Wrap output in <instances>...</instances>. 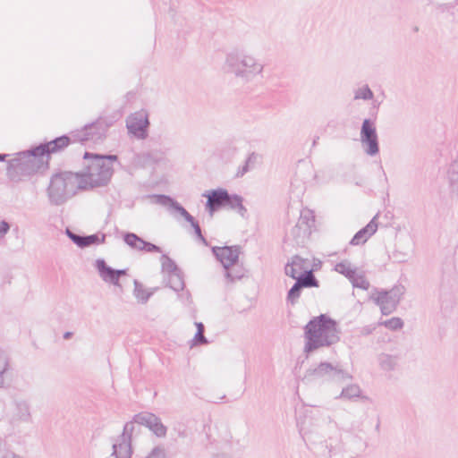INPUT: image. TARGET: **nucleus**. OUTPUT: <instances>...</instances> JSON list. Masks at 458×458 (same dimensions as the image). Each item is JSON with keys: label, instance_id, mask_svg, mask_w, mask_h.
Masks as SVG:
<instances>
[{"label": "nucleus", "instance_id": "c9c22d12", "mask_svg": "<svg viewBox=\"0 0 458 458\" xmlns=\"http://www.w3.org/2000/svg\"><path fill=\"white\" fill-rule=\"evenodd\" d=\"M135 424H137V422L134 421V417H133L131 421H129L124 425L123 433L118 437H120V438L124 437V438L131 441V436L135 430Z\"/></svg>", "mask_w": 458, "mask_h": 458}, {"label": "nucleus", "instance_id": "c85d7f7f", "mask_svg": "<svg viewBox=\"0 0 458 458\" xmlns=\"http://www.w3.org/2000/svg\"><path fill=\"white\" fill-rule=\"evenodd\" d=\"M106 241V234L98 233L93 234L83 235V242L81 249H84L86 247H89L92 245H99L101 243H104Z\"/></svg>", "mask_w": 458, "mask_h": 458}, {"label": "nucleus", "instance_id": "a211bd4d", "mask_svg": "<svg viewBox=\"0 0 458 458\" xmlns=\"http://www.w3.org/2000/svg\"><path fill=\"white\" fill-rule=\"evenodd\" d=\"M377 216H375L364 227L360 229L350 241V244L352 246H358L364 244L369 237H371L377 229V224L376 222Z\"/></svg>", "mask_w": 458, "mask_h": 458}, {"label": "nucleus", "instance_id": "603ef678", "mask_svg": "<svg viewBox=\"0 0 458 458\" xmlns=\"http://www.w3.org/2000/svg\"><path fill=\"white\" fill-rule=\"evenodd\" d=\"M174 430L177 432V436L179 437L184 438L187 437V433H186L185 429L182 428V427H179V428L174 427Z\"/></svg>", "mask_w": 458, "mask_h": 458}, {"label": "nucleus", "instance_id": "473e14b6", "mask_svg": "<svg viewBox=\"0 0 458 458\" xmlns=\"http://www.w3.org/2000/svg\"><path fill=\"white\" fill-rule=\"evenodd\" d=\"M378 325L384 326L390 330L397 331L403 327V321L400 318L394 317L390 319L378 322Z\"/></svg>", "mask_w": 458, "mask_h": 458}, {"label": "nucleus", "instance_id": "f03ea898", "mask_svg": "<svg viewBox=\"0 0 458 458\" xmlns=\"http://www.w3.org/2000/svg\"><path fill=\"white\" fill-rule=\"evenodd\" d=\"M340 334L337 322L328 315L320 314L312 318L304 327V352L309 355L319 348L338 343Z\"/></svg>", "mask_w": 458, "mask_h": 458}, {"label": "nucleus", "instance_id": "a878e982", "mask_svg": "<svg viewBox=\"0 0 458 458\" xmlns=\"http://www.w3.org/2000/svg\"><path fill=\"white\" fill-rule=\"evenodd\" d=\"M123 240L131 249L140 251L144 239L135 233L125 232L123 233Z\"/></svg>", "mask_w": 458, "mask_h": 458}, {"label": "nucleus", "instance_id": "e2e57ef3", "mask_svg": "<svg viewBox=\"0 0 458 458\" xmlns=\"http://www.w3.org/2000/svg\"><path fill=\"white\" fill-rule=\"evenodd\" d=\"M413 31H414V32H418V31H419V27L415 26V27L413 28Z\"/></svg>", "mask_w": 458, "mask_h": 458}, {"label": "nucleus", "instance_id": "58836bf2", "mask_svg": "<svg viewBox=\"0 0 458 458\" xmlns=\"http://www.w3.org/2000/svg\"><path fill=\"white\" fill-rule=\"evenodd\" d=\"M145 458H166V451L161 445L155 446Z\"/></svg>", "mask_w": 458, "mask_h": 458}, {"label": "nucleus", "instance_id": "09e8293b", "mask_svg": "<svg viewBox=\"0 0 458 458\" xmlns=\"http://www.w3.org/2000/svg\"><path fill=\"white\" fill-rule=\"evenodd\" d=\"M258 158V155L255 152H252L249 155V157L246 158L245 163L250 165V168L253 167V165L256 163Z\"/></svg>", "mask_w": 458, "mask_h": 458}, {"label": "nucleus", "instance_id": "6e6d98bb", "mask_svg": "<svg viewBox=\"0 0 458 458\" xmlns=\"http://www.w3.org/2000/svg\"><path fill=\"white\" fill-rule=\"evenodd\" d=\"M453 5H450L448 4H439L438 8L442 11V12H445V11H447L449 10L450 8H452Z\"/></svg>", "mask_w": 458, "mask_h": 458}, {"label": "nucleus", "instance_id": "2eb2a0df", "mask_svg": "<svg viewBox=\"0 0 458 458\" xmlns=\"http://www.w3.org/2000/svg\"><path fill=\"white\" fill-rule=\"evenodd\" d=\"M134 421L139 425L147 427L156 437H165L167 428L162 423L161 419L151 412H140L134 415Z\"/></svg>", "mask_w": 458, "mask_h": 458}, {"label": "nucleus", "instance_id": "ea45409f", "mask_svg": "<svg viewBox=\"0 0 458 458\" xmlns=\"http://www.w3.org/2000/svg\"><path fill=\"white\" fill-rule=\"evenodd\" d=\"M233 281L230 282L231 284H234L237 280H242L244 277H247L245 276L246 270L239 265V262L233 267Z\"/></svg>", "mask_w": 458, "mask_h": 458}, {"label": "nucleus", "instance_id": "0e129e2a", "mask_svg": "<svg viewBox=\"0 0 458 458\" xmlns=\"http://www.w3.org/2000/svg\"><path fill=\"white\" fill-rule=\"evenodd\" d=\"M215 458H225L224 455H216Z\"/></svg>", "mask_w": 458, "mask_h": 458}, {"label": "nucleus", "instance_id": "6e6552de", "mask_svg": "<svg viewBox=\"0 0 458 458\" xmlns=\"http://www.w3.org/2000/svg\"><path fill=\"white\" fill-rule=\"evenodd\" d=\"M285 275L292 277L294 282L293 287H317L319 282L309 270V260L303 259L299 256H295L291 263H287L284 267Z\"/></svg>", "mask_w": 458, "mask_h": 458}, {"label": "nucleus", "instance_id": "49530a36", "mask_svg": "<svg viewBox=\"0 0 458 458\" xmlns=\"http://www.w3.org/2000/svg\"><path fill=\"white\" fill-rule=\"evenodd\" d=\"M124 276H128V268H123V269H115L114 268L115 284H121L119 283V279Z\"/></svg>", "mask_w": 458, "mask_h": 458}, {"label": "nucleus", "instance_id": "052dcab7", "mask_svg": "<svg viewBox=\"0 0 458 458\" xmlns=\"http://www.w3.org/2000/svg\"><path fill=\"white\" fill-rule=\"evenodd\" d=\"M133 286H143V284L137 279H133Z\"/></svg>", "mask_w": 458, "mask_h": 458}, {"label": "nucleus", "instance_id": "b1692460", "mask_svg": "<svg viewBox=\"0 0 458 458\" xmlns=\"http://www.w3.org/2000/svg\"><path fill=\"white\" fill-rule=\"evenodd\" d=\"M11 364L8 354L0 350V388L4 387L11 379Z\"/></svg>", "mask_w": 458, "mask_h": 458}, {"label": "nucleus", "instance_id": "4468645a", "mask_svg": "<svg viewBox=\"0 0 458 458\" xmlns=\"http://www.w3.org/2000/svg\"><path fill=\"white\" fill-rule=\"evenodd\" d=\"M334 270L346 277L353 287L370 286L365 278L364 272L353 267L348 260L336 263Z\"/></svg>", "mask_w": 458, "mask_h": 458}, {"label": "nucleus", "instance_id": "13d9d810", "mask_svg": "<svg viewBox=\"0 0 458 458\" xmlns=\"http://www.w3.org/2000/svg\"><path fill=\"white\" fill-rule=\"evenodd\" d=\"M72 332H65L64 334V338L67 340V339H70L72 337Z\"/></svg>", "mask_w": 458, "mask_h": 458}, {"label": "nucleus", "instance_id": "3c124183", "mask_svg": "<svg viewBox=\"0 0 458 458\" xmlns=\"http://www.w3.org/2000/svg\"><path fill=\"white\" fill-rule=\"evenodd\" d=\"M375 329H376V326H374V325L368 326V327H365L362 328V331L360 332V334L362 335H369L372 334Z\"/></svg>", "mask_w": 458, "mask_h": 458}, {"label": "nucleus", "instance_id": "a19ab883", "mask_svg": "<svg viewBox=\"0 0 458 458\" xmlns=\"http://www.w3.org/2000/svg\"><path fill=\"white\" fill-rule=\"evenodd\" d=\"M142 249H140V251L148 252V253H160L162 252V250L159 246L148 242L146 240L143 241V243L141 245Z\"/></svg>", "mask_w": 458, "mask_h": 458}, {"label": "nucleus", "instance_id": "39448f33", "mask_svg": "<svg viewBox=\"0 0 458 458\" xmlns=\"http://www.w3.org/2000/svg\"><path fill=\"white\" fill-rule=\"evenodd\" d=\"M94 153L86 151L83 155V169L78 174L82 191H89L107 186L114 174Z\"/></svg>", "mask_w": 458, "mask_h": 458}, {"label": "nucleus", "instance_id": "4c0bfd02", "mask_svg": "<svg viewBox=\"0 0 458 458\" xmlns=\"http://www.w3.org/2000/svg\"><path fill=\"white\" fill-rule=\"evenodd\" d=\"M178 295V298L184 303L190 304L191 303V295L188 290V288H173Z\"/></svg>", "mask_w": 458, "mask_h": 458}, {"label": "nucleus", "instance_id": "bf43d9fd", "mask_svg": "<svg viewBox=\"0 0 458 458\" xmlns=\"http://www.w3.org/2000/svg\"><path fill=\"white\" fill-rule=\"evenodd\" d=\"M8 156H9L8 154H0V162L5 161V159Z\"/></svg>", "mask_w": 458, "mask_h": 458}, {"label": "nucleus", "instance_id": "e433bc0d", "mask_svg": "<svg viewBox=\"0 0 458 458\" xmlns=\"http://www.w3.org/2000/svg\"><path fill=\"white\" fill-rule=\"evenodd\" d=\"M65 234L75 245L81 249L84 234L76 233L69 228L65 229Z\"/></svg>", "mask_w": 458, "mask_h": 458}, {"label": "nucleus", "instance_id": "dca6fc26", "mask_svg": "<svg viewBox=\"0 0 458 458\" xmlns=\"http://www.w3.org/2000/svg\"><path fill=\"white\" fill-rule=\"evenodd\" d=\"M228 191L225 188H216L210 191H206L202 196L207 198L205 204V209L212 217L214 214L225 208V201L227 196Z\"/></svg>", "mask_w": 458, "mask_h": 458}, {"label": "nucleus", "instance_id": "a18cd8bd", "mask_svg": "<svg viewBox=\"0 0 458 458\" xmlns=\"http://www.w3.org/2000/svg\"><path fill=\"white\" fill-rule=\"evenodd\" d=\"M10 225L5 220H2L0 222V239L4 237V235L9 232Z\"/></svg>", "mask_w": 458, "mask_h": 458}, {"label": "nucleus", "instance_id": "72a5a7b5", "mask_svg": "<svg viewBox=\"0 0 458 458\" xmlns=\"http://www.w3.org/2000/svg\"><path fill=\"white\" fill-rule=\"evenodd\" d=\"M154 293V291H147L146 288H133L132 294L139 303H145L149 297Z\"/></svg>", "mask_w": 458, "mask_h": 458}, {"label": "nucleus", "instance_id": "bb28decb", "mask_svg": "<svg viewBox=\"0 0 458 458\" xmlns=\"http://www.w3.org/2000/svg\"><path fill=\"white\" fill-rule=\"evenodd\" d=\"M182 216L185 219V221L190 223V225H191V227L194 230L196 238L199 242H201L205 246H208V242L207 239L204 237V235L202 234V231L199 225V222L194 218V216H191L187 210Z\"/></svg>", "mask_w": 458, "mask_h": 458}, {"label": "nucleus", "instance_id": "20e7f679", "mask_svg": "<svg viewBox=\"0 0 458 458\" xmlns=\"http://www.w3.org/2000/svg\"><path fill=\"white\" fill-rule=\"evenodd\" d=\"M82 187L77 173L64 171L54 174L47 188L49 203L61 206L73 197Z\"/></svg>", "mask_w": 458, "mask_h": 458}, {"label": "nucleus", "instance_id": "5fc2aeb1", "mask_svg": "<svg viewBox=\"0 0 458 458\" xmlns=\"http://www.w3.org/2000/svg\"><path fill=\"white\" fill-rule=\"evenodd\" d=\"M195 326H196V327H197V332L204 333V331H205V327H204L203 323H201V322H196V323H195Z\"/></svg>", "mask_w": 458, "mask_h": 458}, {"label": "nucleus", "instance_id": "5701e85b", "mask_svg": "<svg viewBox=\"0 0 458 458\" xmlns=\"http://www.w3.org/2000/svg\"><path fill=\"white\" fill-rule=\"evenodd\" d=\"M13 420L22 422L31 421L30 404L26 400H16Z\"/></svg>", "mask_w": 458, "mask_h": 458}, {"label": "nucleus", "instance_id": "1a4fd4ad", "mask_svg": "<svg viewBox=\"0 0 458 458\" xmlns=\"http://www.w3.org/2000/svg\"><path fill=\"white\" fill-rule=\"evenodd\" d=\"M213 255L222 264L227 282L233 281V267L239 262L241 248L238 245L214 246L211 249Z\"/></svg>", "mask_w": 458, "mask_h": 458}, {"label": "nucleus", "instance_id": "4d7b16f0", "mask_svg": "<svg viewBox=\"0 0 458 458\" xmlns=\"http://www.w3.org/2000/svg\"><path fill=\"white\" fill-rule=\"evenodd\" d=\"M300 432L301 434H303V437H307L308 439L311 440V438H312L311 434L307 432V431H305V429L303 428H301Z\"/></svg>", "mask_w": 458, "mask_h": 458}, {"label": "nucleus", "instance_id": "c03bdc74", "mask_svg": "<svg viewBox=\"0 0 458 458\" xmlns=\"http://www.w3.org/2000/svg\"><path fill=\"white\" fill-rule=\"evenodd\" d=\"M194 344H208V341L205 337L204 333L196 332L194 338H193Z\"/></svg>", "mask_w": 458, "mask_h": 458}, {"label": "nucleus", "instance_id": "7c9ffc66", "mask_svg": "<svg viewBox=\"0 0 458 458\" xmlns=\"http://www.w3.org/2000/svg\"><path fill=\"white\" fill-rule=\"evenodd\" d=\"M98 159L102 161L106 167H109L110 171L114 174V164L116 163L120 165V161L117 155L113 154H98L94 153V155Z\"/></svg>", "mask_w": 458, "mask_h": 458}, {"label": "nucleus", "instance_id": "ddd939ff", "mask_svg": "<svg viewBox=\"0 0 458 458\" xmlns=\"http://www.w3.org/2000/svg\"><path fill=\"white\" fill-rule=\"evenodd\" d=\"M401 289L402 288L383 289L372 295L374 301L380 307L382 314L388 315L395 310L401 296L403 294Z\"/></svg>", "mask_w": 458, "mask_h": 458}, {"label": "nucleus", "instance_id": "79ce46f5", "mask_svg": "<svg viewBox=\"0 0 458 458\" xmlns=\"http://www.w3.org/2000/svg\"><path fill=\"white\" fill-rule=\"evenodd\" d=\"M303 288H290L287 294V301L292 305L295 304L301 294Z\"/></svg>", "mask_w": 458, "mask_h": 458}, {"label": "nucleus", "instance_id": "4be33fe9", "mask_svg": "<svg viewBox=\"0 0 458 458\" xmlns=\"http://www.w3.org/2000/svg\"><path fill=\"white\" fill-rule=\"evenodd\" d=\"M132 454V447L131 440L118 437L113 445L112 455L115 458H131Z\"/></svg>", "mask_w": 458, "mask_h": 458}, {"label": "nucleus", "instance_id": "9d476101", "mask_svg": "<svg viewBox=\"0 0 458 458\" xmlns=\"http://www.w3.org/2000/svg\"><path fill=\"white\" fill-rule=\"evenodd\" d=\"M160 262L164 286H186L184 273L172 258L162 254Z\"/></svg>", "mask_w": 458, "mask_h": 458}, {"label": "nucleus", "instance_id": "338daca9", "mask_svg": "<svg viewBox=\"0 0 458 458\" xmlns=\"http://www.w3.org/2000/svg\"><path fill=\"white\" fill-rule=\"evenodd\" d=\"M132 154H133V156H134L135 157H139V155H138V154H136V153H132Z\"/></svg>", "mask_w": 458, "mask_h": 458}, {"label": "nucleus", "instance_id": "37998d69", "mask_svg": "<svg viewBox=\"0 0 458 458\" xmlns=\"http://www.w3.org/2000/svg\"><path fill=\"white\" fill-rule=\"evenodd\" d=\"M328 448V455L331 457L332 454L341 449V443L339 439L329 437L328 439V445H327Z\"/></svg>", "mask_w": 458, "mask_h": 458}, {"label": "nucleus", "instance_id": "2f4dec72", "mask_svg": "<svg viewBox=\"0 0 458 458\" xmlns=\"http://www.w3.org/2000/svg\"><path fill=\"white\" fill-rule=\"evenodd\" d=\"M374 98V93L368 84L357 89L354 91V99L371 100Z\"/></svg>", "mask_w": 458, "mask_h": 458}, {"label": "nucleus", "instance_id": "0eeeda50", "mask_svg": "<svg viewBox=\"0 0 458 458\" xmlns=\"http://www.w3.org/2000/svg\"><path fill=\"white\" fill-rule=\"evenodd\" d=\"M304 378L308 381L323 380L341 384L352 380V377L350 373L343 369L338 363L333 364L324 361L314 368L307 369Z\"/></svg>", "mask_w": 458, "mask_h": 458}, {"label": "nucleus", "instance_id": "69168bd1", "mask_svg": "<svg viewBox=\"0 0 458 458\" xmlns=\"http://www.w3.org/2000/svg\"><path fill=\"white\" fill-rule=\"evenodd\" d=\"M378 105H379V103H378V104L374 103V104H373L374 108H377V106Z\"/></svg>", "mask_w": 458, "mask_h": 458}, {"label": "nucleus", "instance_id": "cd10ccee", "mask_svg": "<svg viewBox=\"0 0 458 458\" xmlns=\"http://www.w3.org/2000/svg\"><path fill=\"white\" fill-rule=\"evenodd\" d=\"M378 362L379 366L383 370L386 371H392L395 369L398 362L397 356L386 354V353H381L378 356Z\"/></svg>", "mask_w": 458, "mask_h": 458}, {"label": "nucleus", "instance_id": "aec40b11", "mask_svg": "<svg viewBox=\"0 0 458 458\" xmlns=\"http://www.w3.org/2000/svg\"><path fill=\"white\" fill-rule=\"evenodd\" d=\"M95 268L103 281L113 284V286H122L121 284H115L114 268L108 266L104 259H96Z\"/></svg>", "mask_w": 458, "mask_h": 458}, {"label": "nucleus", "instance_id": "f257e3e1", "mask_svg": "<svg viewBox=\"0 0 458 458\" xmlns=\"http://www.w3.org/2000/svg\"><path fill=\"white\" fill-rule=\"evenodd\" d=\"M112 123L106 118H98L96 121L85 124L80 130H74L67 134L55 137L49 141H44L36 145V149L42 154L49 165L50 156L64 150L68 146L74 143L85 145L91 141L95 144L101 143L106 138V133Z\"/></svg>", "mask_w": 458, "mask_h": 458}, {"label": "nucleus", "instance_id": "c756f323", "mask_svg": "<svg viewBox=\"0 0 458 458\" xmlns=\"http://www.w3.org/2000/svg\"><path fill=\"white\" fill-rule=\"evenodd\" d=\"M361 390L358 385H349L343 388L340 395L337 398L352 400L360 395Z\"/></svg>", "mask_w": 458, "mask_h": 458}, {"label": "nucleus", "instance_id": "393cba45", "mask_svg": "<svg viewBox=\"0 0 458 458\" xmlns=\"http://www.w3.org/2000/svg\"><path fill=\"white\" fill-rule=\"evenodd\" d=\"M447 177L451 193L458 194V154L449 165Z\"/></svg>", "mask_w": 458, "mask_h": 458}, {"label": "nucleus", "instance_id": "de8ad7c7", "mask_svg": "<svg viewBox=\"0 0 458 458\" xmlns=\"http://www.w3.org/2000/svg\"><path fill=\"white\" fill-rule=\"evenodd\" d=\"M250 165L246 164L244 162V164L242 165V166L239 167L237 173H236V177H242L246 173H248L250 170Z\"/></svg>", "mask_w": 458, "mask_h": 458}, {"label": "nucleus", "instance_id": "8fccbe9b", "mask_svg": "<svg viewBox=\"0 0 458 458\" xmlns=\"http://www.w3.org/2000/svg\"><path fill=\"white\" fill-rule=\"evenodd\" d=\"M321 266H322V262L319 259H314L311 267L310 268L309 267V270H311L312 274H314L315 271L320 269Z\"/></svg>", "mask_w": 458, "mask_h": 458}, {"label": "nucleus", "instance_id": "423d86ee", "mask_svg": "<svg viewBox=\"0 0 458 458\" xmlns=\"http://www.w3.org/2000/svg\"><path fill=\"white\" fill-rule=\"evenodd\" d=\"M225 64L235 77L244 81H252L262 73L264 64L244 50L235 49L227 54Z\"/></svg>", "mask_w": 458, "mask_h": 458}, {"label": "nucleus", "instance_id": "680f3d73", "mask_svg": "<svg viewBox=\"0 0 458 458\" xmlns=\"http://www.w3.org/2000/svg\"><path fill=\"white\" fill-rule=\"evenodd\" d=\"M319 140V137L318 136H316L312 141V148H314L317 144H318V141Z\"/></svg>", "mask_w": 458, "mask_h": 458}, {"label": "nucleus", "instance_id": "f704fd0d", "mask_svg": "<svg viewBox=\"0 0 458 458\" xmlns=\"http://www.w3.org/2000/svg\"><path fill=\"white\" fill-rule=\"evenodd\" d=\"M300 224V225H309L310 230H311V227L314 225L315 223V217L311 211H307L305 214H301V216L297 222Z\"/></svg>", "mask_w": 458, "mask_h": 458}, {"label": "nucleus", "instance_id": "f3484780", "mask_svg": "<svg viewBox=\"0 0 458 458\" xmlns=\"http://www.w3.org/2000/svg\"><path fill=\"white\" fill-rule=\"evenodd\" d=\"M311 234V230H310L309 225H300V224H296L289 233H286L284 242L287 243L288 242H292L291 244L293 245H303L305 243V240L310 237Z\"/></svg>", "mask_w": 458, "mask_h": 458}, {"label": "nucleus", "instance_id": "7ed1b4c3", "mask_svg": "<svg viewBox=\"0 0 458 458\" xmlns=\"http://www.w3.org/2000/svg\"><path fill=\"white\" fill-rule=\"evenodd\" d=\"M47 168V160L37 151L36 146H32L7 161L6 175L11 181L18 182L23 176H30Z\"/></svg>", "mask_w": 458, "mask_h": 458}, {"label": "nucleus", "instance_id": "864d4df0", "mask_svg": "<svg viewBox=\"0 0 458 458\" xmlns=\"http://www.w3.org/2000/svg\"><path fill=\"white\" fill-rule=\"evenodd\" d=\"M2 458H22V457L13 453V452H7L3 455Z\"/></svg>", "mask_w": 458, "mask_h": 458}, {"label": "nucleus", "instance_id": "9b49d317", "mask_svg": "<svg viewBox=\"0 0 458 458\" xmlns=\"http://www.w3.org/2000/svg\"><path fill=\"white\" fill-rule=\"evenodd\" d=\"M360 142L364 152L374 157L379 153V142L375 121L365 118L360 127Z\"/></svg>", "mask_w": 458, "mask_h": 458}, {"label": "nucleus", "instance_id": "412c9836", "mask_svg": "<svg viewBox=\"0 0 458 458\" xmlns=\"http://www.w3.org/2000/svg\"><path fill=\"white\" fill-rule=\"evenodd\" d=\"M151 198L155 199V203L161 206L168 207L169 209L178 213L181 216H182L186 212L185 208L169 195L153 194Z\"/></svg>", "mask_w": 458, "mask_h": 458}, {"label": "nucleus", "instance_id": "6ab92c4d", "mask_svg": "<svg viewBox=\"0 0 458 458\" xmlns=\"http://www.w3.org/2000/svg\"><path fill=\"white\" fill-rule=\"evenodd\" d=\"M225 201V208L235 211L242 217L245 218L248 215V210L243 205V197L236 193H227Z\"/></svg>", "mask_w": 458, "mask_h": 458}, {"label": "nucleus", "instance_id": "f8f14e48", "mask_svg": "<svg viewBox=\"0 0 458 458\" xmlns=\"http://www.w3.org/2000/svg\"><path fill=\"white\" fill-rule=\"evenodd\" d=\"M149 125L148 114L144 110L135 112L126 119L128 133L138 140L148 138Z\"/></svg>", "mask_w": 458, "mask_h": 458}]
</instances>
